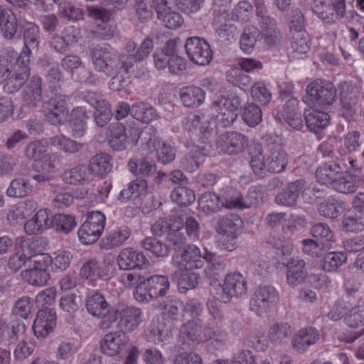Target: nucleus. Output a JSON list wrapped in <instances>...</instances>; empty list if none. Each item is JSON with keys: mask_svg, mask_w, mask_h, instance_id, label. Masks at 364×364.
<instances>
[{"mask_svg": "<svg viewBox=\"0 0 364 364\" xmlns=\"http://www.w3.org/2000/svg\"><path fill=\"white\" fill-rule=\"evenodd\" d=\"M80 347L78 342L73 338L60 341L55 352V358L58 360H69L80 350Z\"/></svg>", "mask_w": 364, "mask_h": 364, "instance_id": "4d7b16f0", "label": "nucleus"}, {"mask_svg": "<svg viewBox=\"0 0 364 364\" xmlns=\"http://www.w3.org/2000/svg\"><path fill=\"white\" fill-rule=\"evenodd\" d=\"M76 225L75 218L71 215L57 214L53 217V227L58 232L68 234Z\"/></svg>", "mask_w": 364, "mask_h": 364, "instance_id": "e2e57ef3", "label": "nucleus"}, {"mask_svg": "<svg viewBox=\"0 0 364 364\" xmlns=\"http://www.w3.org/2000/svg\"><path fill=\"white\" fill-rule=\"evenodd\" d=\"M129 339L123 331L107 333L101 340L100 346L104 354L114 356L122 353L128 346Z\"/></svg>", "mask_w": 364, "mask_h": 364, "instance_id": "f3484780", "label": "nucleus"}, {"mask_svg": "<svg viewBox=\"0 0 364 364\" xmlns=\"http://www.w3.org/2000/svg\"><path fill=\"white\" fill-rule=\"evenodd\" d=\"M148 183L144 179H136L131 181L126 188L121 191L118 199L122 202H127L139 198L146 192Z\"/></svg>", "mask_w": 364, "mask_h": 364, "instance_id": "c03bdc74", "label": "nucleus"}, {"mask_svg": "<svg viewBox=\"0 0 364 364\" xmlns=\"http://www.w3.org/2000/svg\"><path fill=\"white\" fill-rule=\"evenodd\" d=\"M22 108L33 109L42 100V80L33 76L21 92Z\"/></svg>", "mask_w": 364, "mask_h": 364, "instance_id": "4be33fe9", "label": "nucleus"}, {"mask_svg": "<svg viewBox=\"0 0 364 364\" xmlns=\"http://www.w3.org/2000/svg\"><path fill=\"white\" fill-rule=\"evenodd\" d=\"M312 11L318 18L328 23H336V18H331V15L334 16L331 6L326 4L324 0H315L312 5Z\"/></svg>", "mask_w": 364, "mask_h": 364, "instance_id": "338daca9", "label": "nucleus"}, {"mask_svg": "<svg viewBox=\"0 0 364 364\" xmlns=\"http://www.w3.org/2000/svg\"><path fill=\"white\" fill-rule=\"evenodd\" d=\"M24 47L21 51V59L30 63L32 50H37L41 41L40 28L33 22L26 21L21 25Z\"/></svg>", "mask_w": 364, "mask_h": 364, "instance_id": "4468645a", "label": "nucleus"}, {"mask_svg": "<svg viewBox=\"0 0 364 364\" xmlns=\"http://www.w3.org/2000/svg\"><path fill=\"white\" fill-rule=\"evenodd\" d=\"M110 269L109 264L100 263L95 259H90L86 261L80 268V274L82 279L90 284L108 277Z\"/></svg>", "mask_w": 364, "mask_h": 364, "instance_id": "b1692460", "label": "nucleus"}, {"mask_svg": "<svg viewBox=\"0 0 364 364\" xmlns=\"http://www.w3.org/2000/svg\"><path fill=\"white\" fill-rule=\"evenodd\" d=\"M262 39L260 30L253 25H247L240 36V48L244 53L250 54L254 50L257 42Z\"/></svg>", "mask_w": 364, "mask_h": 364, "instance_id": "c9c22d12", "label": "nucleus"}, {"mask_svg": "<svg viewBox=\"0 0 364 364\" xmlns=\"http://www.w3.org/2000/svg\"><path fill=\"white\" fill-rule=\"evenodd\" d=\"M250 166L255 175L263 177L266 172L280 173L288 164L287 154L279 144H268L265 154L257 144L250 151Z\"/></svg>", "mask_w": 364, "mask_h": 364, "instance_id": "f257e3e1", "label": "nucleus"}, {"mask_svg": "<svg viewBox=\"0 0 364 364\" xmlns=\"http://www.w3.org/2000/svg\"><path fill=\"white\" fill-rule=\"evenodd\" d=\"M69 116L68 132L75 138L84 136L87 132L86 120L88 118L86 109L82 107H75Z\"/></svg>", "mask_w": 364, "mask_h": 364, "instance_id": "cd10ccee", "label": "nucleus"}, {"mask_svg": "<svg viewBox=\"0 0 364 364\" xmlns=\"http://www.w3.org/2000/svg\"><path fill=\"white\" fill-rule=\"evenodd\" d=\"M179 97L185 107L196 108L204 103L205 92L197 86H186L180 89Z\"/></svg>", "mask_w": 364, "mask_h": 364, "instance_id": "7c9ffc66", "label": "nucleus"}, {"mask_svg": "<svg viewBox=\"0 0 364 364\" xmlns=\"http://www.w3.org/2000/svg\"><path fill=\"white\" fill-rule=\"evenodd\" d=\"M70 98L63 95L51 98L43 107L46 119L53 125L64 124L69 116L68 102Z\"/></svg>", "mask_w": 364, "mask_h": 364, "instance_id": "9b49d317", "label": "nucleus"}, {"mask_svg": "<svg viewBox=\"0 0 364 364\" xmlns=\"http://www.w3.org/2000/svg\"><path fill=\"white\" fill-rule=\"evenodd\" d=\"M22 279L28 284L35 287L45 286L50 278L48 270L28 268L21 272Z\"/></svg>", "mask_w": 364, "mask_h": 364, "instance_id": "603ef678", "label": "nucleus"}, {"mask_svg": "<svg viewBox=\"0 0 364 364\" xmlns=\"http://www.w3.org/2000/svg\"><path fill=\"white\" fill-rule=\"evenodd\" d=\"M117 263L121 270L143 269L149 261L141 252L132 247L122 250L117 257Z\"/></svg>", "mask_w": 364, "mask_h": 364, "instance_id": "aec40b11", "label": "nucleus"}, {"mask_svg": "<svg viewBox=\"0 0 364 364\" xmlns=\"http://www.w3.org/2000/svg\"><path fill=\"white\" fill-rule=\"evenodd\" d=\"M241 105L238 96L227 97L220 96L212 104L211 114L217 124L223 127H230L237 118V110Z\"/></svg>", "mask_w": 364, "mask_h": 364, "instance_id": "39448f33", "label": "nucleus"}, {"mask_svg": "<svg viewBox=\"0 0 364 364\" xmlns=\"http://www.w3.org/2000/svg\"><path fill=\"white\" fill-rule=\"evenodd\" d=\"M291 46L294 52L306 53L310 48V41L306 31H301L291 34Z\"/></svg>", "mask_w": 364, "mask_h": 364, "instance_id": "69168bd1", "label": "nucleus"}, {"mask_svg": "<svg viewBox=\"0 0 364 364\" xmlns=\"http://www.w3.org/2000/svg\"><path fill=\"white\" fill-rule=\"evenodd\" d=\"M357 176L348 171H342L336 178L332 187L337 192L349 194L355 192L358 187Z\"/></svg>", "mask_w": 364, "mask_h": 364, "instance_id": "a19ab883", "label": "nucleus"}, {"mask_svg": "<svg viewBox=\"0 0 364 364\" xmlns=\"http://www.w3.org/2000/svg\"><path fill=\"white\" fill-rule=\"evenodd\" d=\"M336 97V88L332 83L315 81L307 86L303 101L313 108H326L333 103Z\"/></svg>", "mask_w": 364, "mask_h": 364, "instance_id": "20e7f679", "label": "nucleus"}, {"mask_svg": "<svg viewBox=\"0 0 364 364\" xmlns=\"http://www.w3.org/2000/svg\"><path fill=\"white\" fill-rule=\"evenodd\" d=\"M342 168L336 162H326L321 164L316 171L317 181L321 184L332 186L341 174Z\"/></svg>", "mask_w": 364, "mask_h": 364, "instance_id": "72a5a7b5", "label": "nucleus"}, {"mask_svg": "<svg viewBox=\"0 0 364 364\" xmlns=\"http://www.w3.org/2000/svg\"><path fill=\"white\" fill-rule=\"evenodd\" d=\"M223 293L228 299L242 298L247 292V282L242 274L238 272L228 274L222 284Z\"/></svg>", "mask_w": 364, "mask_h": 364, "instance_id": "a211bd4d", "label": "nucleus"}, {"mask_svg": "<svg viewBox=\"0 0 364 364\" xmlns=\"http://www.w3.org/2000/svg\"><path fill=\"white\" fill-rule=\"evenodd\" d=\"M293 333L291 326L287 322H278L272 324L268 330V338L275 344L286 343Z\"/></svg>", "mask_w": 364, "mask_h": 364, "instance_id": "37998d69", "label": "nucleus"}, {"mask_svg": "<svg viewBox=\"0 0 364 364\" xmlns=\"http://www.w3.org/2000/svg\"><path fill=\"white\" fill-rule=\"evenodd\" d=\"M157 18L169 29L181 27L184 22L183 16L175 11H172L167 5L171 0H155Z\"/></svg>", "mask_w": 364, "mask_h": 364, "instance_id": "5701e85b", "label": "nucleus"}, {"mask_svg": "<svg viewBox=\"0 0 364 364\" xmlns=\"http://www.w3.org/2000/svg\"><path fill=\"white\" fill-rule=\"evenodd\" d=\"M319 332L313 327L299 330L291 340L292 348L298 353H304L308 348L319 339Z\"/></svg>", "mask_w": 364, "mask_h": 364, "instance_id": "bb28decb", "label": "nucleus"}, {"mask_svg": "<svg viewBox=\"0 0 364 364\" xmlns=\"http://www.w3.org/2000/svg\"><path fill=\"white\" fill-rule=\"evenodd\" d=\"M112 168L111 157L105 153L97 154L92 156L87 166L90 173L97 176H103L107 174Z\"/></svg>", "mask_w": 364, "mask_h": 364, "instance_id": "e433bc0d", "label": "nucleus"}, {"mask_svg": "<svg viewBox=\"0 0 364 364\" xmlns=\"http://www.w3.org/2000/svg\"><path fill=\"white\" fill-rule=\"evenodd\" d=\"M132 115L136 119L144 123H149L157 117L154 107L143 102H136L132 105Z\"/></svg>", "mask_w": 364, "mask_h": 364, "instance_id": "13d9d810", "label": "nucleus"}, {"mask_svg": "<svg viewBox=\"0 0 364 364\" xmlns=\"http://www.w3.org/2000/svg\"><path fill=\"white\" fill-rule=\"evenodd\" d=\"M228 332L222 328V322L209 321L203 328V341L208 342L215 349H220L226 343Z\"/></svg>", "mask_w": 364, "mask_h": 364, "instance_id": "393cba45", "label": "nucleus"}, {"mask_svg": "<svg viewBox=\"0 0 364 364\" xmlns=\"http://www.w3.org/2000/svg\"><path fill=\"white\" fill-rule=\"evenodd\" d=\"M171 197L173 201L181 206L190 205L196 200L194 192L184 186H179L174 188Z\"/></svg>", "mask_w": 364, "mask_h": 364, "instance_id": "680f3d73", "label": "nucleus"}, {"mask_svg": "<svg viewBox=\"0 0 364 364\" xmlns=\"http://www.w3.org/2000/svg\"><path fill=\"white\" fill-rule=\"evenodd\" d=\"M140 284L144 286L149 296L154 299L165 296L170 289V282L165 275H152L144 279Z\"/></svg>", "mask_w": 364, "mask_h": 364, "instance_id": "c85d7f7f", "label": "nucleus"}, {"mask_svg": "<svg viewBox=\"0 0 364 364\" xmlns=\"http://www.w3.org/2000/svg\"><path fill=\"white\" fill-rule=\"evenodd\" d=\"M248 146V137L237 131L226 132L221 134L216 141L217 149L223 154L230 156L244 152Z\"/></svg>", "mask_w": 364, "mask_h": 364, "instance_id": "1a4fd4ad", "label": "nucleus"}, {"mask_svg": "<svg viewBox=\"0 0 364 364\" xmlns=\"http://www.w3.org/2000/svg\"><path fill=\"white\" fill-rule=\"evenodd\" d=\"M29 63L21 59L12 70L9 68H6V71L9 73L4 85V90L6 92L13 94L21 88L30 75Z\"/></svg>", "mask_w": 364, "mask_h": 364, "instance_id": "dca6fc26", "label": "nucleus"}, {"mask_svg": "<svg viewBox=\"0 0 364 364\" xmlns=\"http://www.w3.org/2000/svg\"><path fill=\"white\" fill-rule=\"evenodd\" d=\"M181 336L196 342L203 341V328L200 321H190L184 323L180 329Z\"/></svg>", "mask_w": 364, "mask_h": 364, "instance_id": "bf43d9fd", "label": "nucleus"}, {"mask_svg": "<svg viewBox=\"0 0 364 364\" xmlns=\"http://www.w3.org/2000/svg\"><path fill=\"white\" fill-rule=\"evenodd\" d=\"M17 252L26 262H29L38 250V241L33 238L18 237L16 245Z\"/></svg>", "mask_w": 364, "mask_h": 364, "instance_id": "864d4df0", "label": "nucleus"}, {"mask_svg": "<svg viewBox=\"0 0 364 364\" xmlns=\"http://www.w3.org/2000/svg\"><path fill=\"white\" fill-rule=\"evenodd\" d=\"M92 63L95 70L110 76L117 71V55L109 48H95L91 53Z\"/></svg>", "mask_w": 364, "mask_h": 364, "instance_id": "ddd939ff", "label": "nucleus"}, {"mask_svg": "<svg viewBox=\"0 0 364 364\" xmlns=\"http://www.w3.org/2000/svg\"><path fill=\"white\" fill-rule=\"evenodd\" d=\"M145 335L149 341L158 344L170 338L171 331L164 321H160L159 318H154Z\"/></svg>", "mask_w": 364, "mask_h": 364, "instance_id": "f704fd0d", "label": "nucleus"}, {"mask_svg": "<svg viewBox=\"0 0 364 364\" xmlns=\"http://www.w3.org/2000/svg\"><path fill=\"white\" fill-rule=\"evenodd\" d=\"M172 262L179 270H192L203 267L204 258L200 249L196 245L190 244L184 250L174 254Z\"/></svg>", "mask_w": 364, "mask_h": 364, "instance_id": "9d476101", "label": "nucleus"}, {"mask_svg": "<svg viewBox=\"0 0 364 364\" xmlns=\"http://www.w3.org/2000/svg\"><path fill=\"white\" fill-rule=\"evenodd\" d=\"M36 208L37 204L34 200H28L19 203L9 211L8 220L11 221L23 220L28 217Z\"/></svg>", "mask_w": 364, "mask_h": 364, "instance_id": "6e6d98bb", "label": "nucleus"}, {"mask_svg": "<svg viewBox=\"0 0 364 364\" xmlns=\"http://www.w3.org/2000/svg\"><path fill=\"white\" fill-rule=\"evenodd\" d=\"M18 29V21L15 14L9 8L0 5V30L3 36L12 39Z\"/></svg>", "mask_w": 364, "mask_h": 364, "instance_id": "2f4dec72", "label": "nucleus"}, {"mask_svg": "<svg viewBox=\"0 0 364 364\" xmlns=\"http://www.w3.org/2000/svg\"><path fill=\"white\" fill-rule=\"evenodd\" d=\"M198 205L200 210L206 215L213 214L223 207L220 197L213 192L204 193L200 198Z\"/></svg>", "mask_w": 364, "mask_h": 364, "instance_id": "5fc2aeb1", "label": "nucleus"}, {"mask_svg": "<svg viewBox=\"0 0 364 364\" xmlns=\"http://www.w3.org/2000/svg\"><path fill=\"white\" fill-rule=\"evenodd\" d=\"M243 196L236 189L228 190L223 196V206L228 209H245Z\"/></svg>", "mask_w": 364, "mask_h": 364, "instance_id": "774afa93", "label": "nucleus"}, {"mask_svg": "<svg viewBox=\"0 0 364 364\" xmlns=\"http://www.w3.org/2000/svg\"><path fill=\"white\" fill-rule=\"evenodd\" d=\"M304 186V181L301 179L289 183L285 189L277 194L275 198L276 203L286 207L295 205Z\"/></svg>", "mask_w": 364, "mask_h": 364, "instance_id": "c756f323", "label": "nucleus"}, {"mask_svg": "<svg viewBox=\"0 0 364 364\" xmlns=\"http://www.w3.org/2000/svg\"><path fill=\"white\" fill-rule=\"evenodd\" d=\"M136 43L134 41H129L125 46L124 51L117 58V69L119 68L123 72L128 73L133 68L138 58L135 54Z\"/></svg>", "mask_w": 364, "mask_h": 364, "instance_id": "a18cd8bd", "label": "nucleus"}, {"mask_svg": "<svg viewBox=\"0 0 364 364\" xmlns=\"http://www.w3.org/2000/svg\"><path fill=\"white\" fill-rule=\"evenodd\" d=\"M347 261L345 253L331 252L325 255L323 259V269L327 272H335Z\"/></svg>", "mask_w": 364, "mask_h": 364, "instance_id": "052dcab7", "label": "nucleus"}, {"mask_svg": "<svg viewBox=\"0 0 364 364\" xmlns=\"http://www.w3.org/2000/svg\"><path fill=\"white\" fill-rule=\"evenodd\" d=\"M205 154L198 146L193 147L181 160V166L186 171H196L205 161Z\"/></svg>", "mask_w": 364, "mask_h": 364, "instance_id": "09e8293b", "label": "nucleus"}, {"mask_svg": "<svg viewBox=\"0 0 364 364\" xmlns=\"http://www.w3.org/2000/svg\"><path fill=\"white\" fill-rule=\"evenodd\" d=\"M139 139L142 141L143 149L147 154L156 152V157L159 162L166 164L174 160L176 154L173 149L159 140L153 127H146L139 135Z\"/></svg>", "mask_w": 364, "mask_h": 364, "instance_id": "423d86ee", "label": "nucleus"}, {"mask_svg": "<svg viewBox=\"0 0 364 364\" xmlns=\"http://www.w3.org/2000/svg\"><path fill=\"white\" fill-rule=\"evenodd\" d=\"M105 223L106 217L102 213L91 212L77 231L80 241L84 245L95 243L101 236Z\"/></svg>", "mask_w": 364, "mask_h": 364, "instance_id": "6e6552de", "label": "nucleus"}, {"mask_svg": "<svg viewBox=\"0 0 364 364\" xmlns=\"http://www.w3.org/2000/svg\"><path fill=\"white\" fill-rule=\"evenodd\" d=\"M50 144L58 149L69 154L79 152L84 146V144L73 140L63 134L51 137Z\"/></svg>", "mask_w": 364, "mask_h": 364, "instance_id": "8fccbe9b", "label": "nucleus"}, {"mask_svg": "<svg viewBox=\"0 0 364 364\" xmlns=\"http://www.w3.org/2000/svg\"><path fill=\"white\" fill-rule=\"evenodd\" d=\"M307 127L316 132L320 129H324L329 124L330 116L328 113L313 109L304 112Z\"/></svg>", "mask_w": 364, "mask_h": 364, "instance_id": "ea45409f", "label": "nucleus"}, {"mask_svg": "<svg viewBox=\"0 0 364 364\" xmlns=\"http://www.w3.org/2000/svg\"><path fill=\"white\" fill-rule=\"evenodd\" d=\"M89 15L95 21L94 33L102 40H108L114 35L115 28L109 23L110 14L105 9L89 8Z\"/></svg>", "mask_w": 364, "mask_h": 364, "instance_id": "6ab92c4d", "label": "nucleus"}, {"mask_svg": "<svg viewBox=\"0 0 364 364\" xmlns=\"http://www.w3.org/2000/svg\"><path fill=\"white\" fill-rule=\"evenodd\" d=\"M13 179L7 190L6 195L10 198H21L30 195L33 189L28 178L24 176Z\"/></svg>", "mask_w": 364, "mask_h": 364, "instance_id": "4c0bfd02", "label": "nucleus"}, {"mask_svg": "<svg viewBox=\"0 0 364 364\" xmlns=\"http://www.w3.org/2000/svg\"><path fill=\"white\" fill-rule=\"evenodd\" d=\"M298 101L295 98L288 100L284 107V117L287 123L293 129L300 130L303 127L301 114L297 111Z\"/></svg>", "mask_w": 364, "mask_h": 364, "instance_id": "49530a36", "label": "nucleus"}, {"mask_svg": "<svg viewBox=\"0 0 364 364\" xmlns=\"http://www.w3.org/2000/svg\"><path fill=\"white\" fill-rule=\"evenodd\" d=\"M132 230L127 226H120L110 230L102 240V246L110 250L123 245L131 236Z\"/></svg>", "mask_w": 364, "mask_h": 364, "instance_id": "473e14b6", "label": "nucleus"}, {"mask_svg": "<svg viewBox=\"0 0 364 364\" xmlns=\"http://www.w3.org/2000/svg\"><path fill=\"white\" fill-rule=\"evenodd\" d=\"M116 314L119 316L120 328L127 332H132L139 326L143 315L140 309L128 306L124 302H119L116 305Z\"/></svg>", "mask_w": 364, "mask_h": 364, "instance_id": "2eb2a0df", "label": "nucleus"}, {"mask_svg": "<svg viewBox=\"0 0 364 364\" xmlns=\"http://www.w3.org/2000/svg\"><path fill=\"white\" fill-rule=\"evenodd\" d=\"M55 324V311L51 309H41L33 324V333L38 338H44L53 331Z\"/></svg>", "mask_w": 364, "mask_h": 364, "instance_id": "412c9836", "label": "nucleus"}, {"mask_svg": "<svg viewBox=\"0 0 364 364\" xmlns=\"http://www.w3.org/2000/svg\"><path fill=\"white\" fill-rule=\"evenodd\" d=\"M287 282L289 286L296 287L304 283L308 277L306 262L299 257L291 258L286 264Z\"/></svg>", "mask_w": 364, "mask_h": 364, "instance_id": "a878e982", "label": "nucleus"}, {"mask_svg": "<svg viewBox=\"0 0 364 364\" xmlns=\"http://www.w3.org/2000/svg\"><path fill=\"white\" fill-rule=\"evenodd\" d=\"M153 58L155 67L159 70L168 68L170 73L182 75L188 68V61L178 55L175 39L168 41L163 48L156 49Z\"/></svg>", "mask_w": 364, "mask_h": 364, "instance_id": "f03ea898", "label": "nucleus"}, {"mask_svg": "<svg viewBox=\"0 0 364 364\" xmlns=\"http://www.w3.org/2000/svg\"><path fill=\"white\" fill-rule=\"evenodd\" d=\"M87 311L96 317H101L109 313V304L105 296L98 292L90 294L87 298Z\"/></svg>", "mask_w": 364, "mask_h": 364, "instance_id": "58836bf2", "label": "nucleus"}, {"mask_svg": "<svg viewBox=\"0 0 364 364\" xmlns=\"http://www.w3.org/2000/svg\"><path fill=\"white\" fill-rule=\"evenodd\" d=\"M86 168L83 165H77L66 171L63 175V180L70 184H80L87 181Z\"/></svg>", "mask_w": 364, "mask_h": 364, "instance_id": "0e129e2a", "label": "nucleus"}, {"mask_svg": "<svg viewBox=\"0 0 364 364\" xmlns=\"http://www.w3.org/2000/svg\"><path fill=\"white\" fill-rule=\"evenodd\" d=\"M278 290L270 285L259 287L252 295L250 301V309L259 316L269 313L279 302Z\"/></svg>", "mask_w": 364, "mask_h": 364, "instance_id": "0eeeda50", "label": "nucleus"}, {"mask_svg": "<svg viewBox=\"0 0 364 364\" xmlns=\"http://www.w3.org/2000/svg\"><path fill=\"white\" fill-rule=\"evenodd\" d=\"M127 129L122 124L116 123L111 124L109 144L113 150H124L127 146Z\"/></svg>", "mask_w": 364, "mask_h": 364, "instance_id": "79ce46f5", "label": "nucleus"}, {"mask_svg": "<svg viewBox=\"0 0 364 364\" xmlns=\"http://www.w3.org/2000/svg\"><path fill=\"white\" fill-rule=\"evenodd\" d=\"M186 53L193 63L205 66L213 59L210 45L204 39L198 37L188 38L185 44Z\"/></svg>", "mask_w": 364, "mask_h": 364, "instance_id": "f8f14e48", "label": "nucleus"}, {"mask_svg": "<svg viewBox=\"0 0 364 364\" xmlns=\"http://www.w3.org/2000/svg\"><path fill=\"white\" fill-rule=\"evenodd\" d=\"M182 270L176 271L173 274V279L177 282L178 290L184 293L189 289H194L199 283L200 276L198 274Z\"/></svg>", "mask_w": 364, "mask_h": 364, "instance_id": "de8ad7c7", "label": "nucleus"}, {"mask_svg": "<svg viewBox=\"0 0 364 364\" xmlns=\"http://www.w3.org/2000/svg\"><path fill=\"white\" fill-rule=\"evenodd\" d=\"M166 235V241L169 245L180 246L186 243V237L181 232L183 228V219L180 215H174L173 224Z\"/></svg>", "mask_w": 364, "mask_h": 364, "instance_id": "3c124183", "label": "nucleus"}, {"mask_svg": "<svg viewBox=\"0 0 364 364\" xmlns=\"http://www.w3.org/2000/svg\"><path fill=\"white\" fill-rule=\"evenodd\" d=\"M215 230L226 237L218 242V247L220 250L232 252L238 246L237 240L244 231V223L237 215H225L218 220Z\"/></svg>", "mask_w": 364, "mask_h": 364, "instance_id": "7ed1b4c3", "label": "nucleus"}]
</instances>
